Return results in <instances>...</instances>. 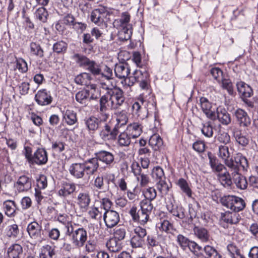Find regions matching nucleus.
<instances>
[{
  "label": "nucleus",
  "instance_id": "nucleus-26",
  "mask_svg": "<svg viewBox=\"0 0 258 258\" xmlns=\"http://www.w3.org/2000/svg\"><path fill=\"white\" fill-rule=\"evenodd\" d=\"M86 175H93L99 167L98 160L96 158H92L83 162Z\"/></svg>",
  "mask_w": 258,
  "mask_h": 258
},
{
  "label": "nucleus",
  "instance_id": "nucleus-14",
  "mask_svg": "<svg viewBox=\"0 0 258 258\" xmlns=\"http://www.w3.org/2000/svg\"><path fill=\"white\" fill-rule=\"evenodd\" d=\"M200 104L203 112L206 116L212 120L216 119L215 110L212 109L211 103L205 97H201L200 99Z\"/></svg>",
  "mask_w": 258,
  "mask_h": 258
},
{
  "label": "nucleus",
  "instance_id": "nucleus-4",
  "mask_svg": "<svg viewBox=\"0 0 258 258\" xmlns=\"http://www.w3.org/2000/svg\"><path fill=\"white\" fill-rule=\"evenodd\" d=\"M107 94L109 96L111 109H118L123 104L125 97L123 91L119 88L111 89L108 91Z\"/></svg>",
  "mask_w": 258,
  "mask_h": 258
},
{
  "label": "nucleus",
  "instance_id": "nucleus-53",
  "mask_svg": "<svg viewBox=\"0 0 258 258\" xmlns=\"http://www.w3.org/2000/svg\"><path fill=\"white\" fill-rule=\"evenodd\" d=\"M159 228L166 233H172L174 231L173 225L169 221L164 220L158 224Z\"/></svg>",
  "mask_w": 258,
  "mask_h": 258
},
{
  "label": "nucleus",
  "instance_id": "nucleus-22",
  "mask_svg": "<svg viewBox=\"0 0 258 258\" xmlns=\"http://www.w3.org/2000/svg\"><path fill=\"white\" fill-rule=\"evenodd\" d=\"M114 73L116 77L124 80L127 78L130 74V68L127 63H119L116 64L114 67Z\"/></svg>",
  "mask_w": 258,
  "mask_h": 258
},
{
  "label": "nucleus",
  "instance_id": "nucleus-40",
  "mask_svg": "<svg viewBox=\"0 0 258 258\" xmlns=\"http://www.w3.org/2000/svg\"><path fill=\"white\" fill-rule=\"evenodd\" d=\"M106 246L111 252H115L121 249V244L118 240L114 238H110L106 243Z\"/></svg>",
  "mask_w": 258,
  "mask_h": 258
},
{
  "label": "nucleus",
  "instance_id": "nucleus-37",
  "mask_svg": "<svg viewBox=\"0 0 258 258\" xmlns=\"http://www.w3.org/2000/svg\"><path fill=\"white\" fill-rule=\"evenodd\" d=\"M30 53L32 55L39 58L44 56V51L39 43L32 42L30 44Z\"/></svg>",
  "mask_w": 258,
  "mask_h": 258
},
{
  "label": "nucleus",
  "instance_id": "nucleus-32",
  "mask_svg": "<svg viewBox=\"0 0 258 258\" xmlns=\"http://www.w3.org/2000/svg\"><path fill=\"white\" fill-rule=\"evenodd\" d=\"M3 208L5 214L9 217H14L16 214V204L12 200H7L3 203Z\"/></svg>",
  "mask_w": 258,
  "mask_h": 258
},
{
  "label": "nucleus",
  "instance_id": "nucleus-6",
  "mask_svg": "<svg viewBox=\"0 0 258 258\" xmlns=\"http://www.w3.org/2000/svg\"><path fill=\"white\" fill-rule=\"evenodd\" d=\"M109 12L107 8L100 7L93 10L90 14V18L92 22L98 26L102 25L105 22Z\"/></svg>",
  "mask_w": 258,
  "mask_h": 258
},
{
  "label": "nucleus",
  "instance_id": "nucleus-7",
  "mask_svg": "<svg viewBox=\"0 0 258 258\" xmlns=\"http://www.w3.org/2000/svg\"><path fill=\"white\" fill-rule=\"evenodd\" d=\"M145 101L142 96H140L132 105V111L140 119L147 117L148 110L145 104Z\"/></svg>",
  "mask_w": 258,
  "mask_h": 258
},
{
  "label": "nucleus",
  "instance_id": "nucleus-51",
  "mask_svg": "<svg viewBox=\"0 0 258 258\" xmlns=\"http://www.w3.org/2000/svg\"><path fill=\"white\" fill-rule=\"evenodd\" d=\"M201 132L206 137H212L213 135V128L211 123L210 121H207L203 123Z\"/></svg>",
  "mask_w": 258,
  "mask_h": 258
},
{
  "label": "nucleus",
  "instance_id": "nucleus-21",
  "mask_svg": "<svg viewBox=\"0 0 258 258\" xmlns=\"http://www.w3.org/2000/svg\"><path fill=\"white\" fill-rule=\"evenodd\" d=\"M23 250L22 246L18 243H14L10 245L6 250L7 258H21Z\"/></svg>",
  "mask_w": 258,
  "mask_h": 258
},
{
  "label": "nucleus",
  "instance_id": "nucleus-57",
  "mask_svg": "<svg viewBox=\"0 0 258 258\" xmlns=\"http://www.w3.org/2000/svg\"><path fill=\"white\" fill-rule=\"evenodd\" d=\"M74 57L76 58L78 63H79L80 66L84 67L86 69L92 61L86 56L78 54H75Z\"/></svg>",
  "mask_w": 258,
  "mask_h": 258
},
{
  "label": "nucleus",
  "instance_id": "nucleus-64",
  "mask_svg": "<svg viewBox=\"0 0 258 258\" xmlns=\"http://www.w3.org/2000/svg\"><path fill=\"white\" fill-rule=\"evenodd\" d=\"M125 234V229L124 227H117L115 229L113 238L120 241L124 238Z\"/></svg>",
  "mask_w": 258,
  "mask_h": 258
},
{
  "label": "nucleus",
  "instance_id": "nucleus-1",
  "mask_svg": "<svg viewBox=\"0 0 258 258\" xmlns=\"http://www.w3.org/2000/svg\"><path fill=\"white\" fill-rule=\"evenodd\" d=\"M218 156L230 171L236 173L238 164L240 165L243 171H247L249 165L247 158L240 153H237L233 158H230L229 147L227 145H221L218 146Z\"/></svg>",
  "mask_w": 258,
  "mask_h": 258
},
{
  "label": "nucleus",
  "instance_id": "nucleus-9",
  "mask_svg": "<svg viewBox=\"0 0 258 258\" xmlns=\"http://www.w3.org/2000/svg\"><path fill=\"white\" fill-rule=\"evenodd\" d=\"M77 204L82 211H87L91 203V196L89 192L84 190L80 192L77 197Z\"/></svg>",
  "mask_w": 258,
  "mask_h": 258
},
{
  "label": "nucleus",
  "instance_id": "nucleus-25",
  "mask_svg": "<svg viewBox=\"0 0 258 258\" xmlns=\"http://www.w3.org/2000/svg\"><path fill=\"white\" fill-rule=\"evenodd\" d=\"M76 189V186L75 183L63 182L58 191V195L60 197L66 198L73 194Z\"/></svg>",
  "mask_w": 258,
  "mask_h": 258
},
{
  "label": "nucleus",
  "instance_id": "nucleus-39",
  "mask_svg": "<svg viewBox=\"0 0 258 258\" xmlns=\"http://www.w3.org/2000/svg\"><path fill=\"white\" fill-rule=\"evenodd\" d=\"M91 77L89 74L87 73H82L76 77L75 82L81 85L90 86Z\"/></svg>",
  "mask_w": 258,
  "mask_h": 258
},
{
  "label": "nucleus",
  "instance_id": "nucleus-42",
  "mask_svg": "<svg viewBox=\"0 0 258 258\" xmlns=\"http://www.w3.org/2000/svg\"><path fill=\"white\" fill-rule=\"evenodd\" d=\"M151 175L153 179L156 182L166 179L163 169L159 166L153 168Z\"/></svg>",
  "mask_w": 258,
  "mask_h": 258
},
{
  "label": "nucleus",
  "instance_id": "nucleus-35",
  "mask_svg": "<svg viewBox=\"0 0 258 258\" xmlns=\"http://www.w3.org/2000/svg\"><path fill=\"white\" fill-rule=\"evenodd\" d=\"M131 135L125 131L120 134L117 138V144L119 147H128L131 143Z\"/></svg>",
  "mask_w": 258,
  "mask_h": 258
},
{
  "label": "nucleus",
  "instance_id": "nucleus-36",
  "mask_svg": "<svg viewBox=\"0 0 258 258\" xmlns=\"http://www.w3.org/2000/svg\"><path fill=\"white\" fill-rule=\"evenodd\" d=\"M195 234L203 242H207L210 239V234L204 228L196 226L194 228Z\"/></svg>",
  "mask_w": 258,
  "mask_h": 258
},
{
  "label": "nucleus",
  "instance_id": "nucleus-29",
  "mask_svg": "<svg viewBox=\"0 0 258 258\" xmlns=\"http://www.w3.org/2000/svg\"><path fill=\"white\" fill-rule=\"evenodd\" d=\"M216 115V118H218L223 125H226L231 122L230 115L225 108H217Z\"/></svg>",
  "mask_w": 258,
  "mask_h": 258
},
{
  "label": "nucleus",
  "instance_id": "nucleus-55",
  "mask_svg": "<svg viewBox=\"0 0 258 258\" xmlns=\"http://www.w3.org/2000/svg\"><path fill=\"white\" fill-rule=\"evenodd\" d=\"M234 200L233 206V208H232V211L237 213L244 209L245 207V203L241 198L238 197H236Z\"/></svg>",
  "mask_w": 258,
  "mask_h": 258
},
{
  "label": "nucleus",
  "instance_id": "nucleus-61",
  "mask_svg": "<svg viewBox=\"0 0 258 258\" xmlns=\"http://www.w3.org/2000/svg\"><path fill=\"white\" fill-rule=\"evenodd\" d=\"M19 234L18 226L16 224L9 225L7 227V234L9 237H17Z\"/></svg>",
  "mask_w": 258,
  "mask_h": 258
},
{
  "label": "nucleus",
  "instance_id": "nucleus-33",
  "mask_svg": "<svg viewBox=\"0 0 258 258\" xmlns=\"http://www.w3.org/2000/svg\"><path fill=\"white\" fill-rule=\"evenodd\" d=\"M208 157L209 159V163L213 171L220 172L224 169H226L225 166L218 162L216 157L213 155L211 152L208 153Z\"/></svg>",
  "mask_w": 258,
  "mask_h": 258
},
{
  "label": "nucleus",
  "instance_id": "nucleus-27",
  "mask_svg": "<svg viewBox=\"0 0 258 258\" xmlns=\"http://www.w3.org/2000/svg\"><path fill=\"white\" fill-rule=\"evenodd\" d=\"M96 155L98 160H100L107 165L110 166L114 162V155L107 151H100L96 154Z\"/></svg>",
  "mask_w": 258,
  "mask_h": 258
},
{
  "label": "nucleus",
  "instance_id": "nucleus-44",
  "mask_svg": "<svg viewBox=\"0 0 258 258\" xmlns=\"http://www.w3.org/2000/svg\"><path fill=\"white\" fill-rule=\"evenodd\" d=\"M177 185L179 186L181 190L185 193L188 197L192 196V191L189 186L187 181L183 178H180L177 182Z\"/></svg>",
  "mask_w": 258,
  "mask_h": 258
},
{
  "label": "nucleus",
  "instance_id": "nucleus-54",
  "mask_svg": "<svg viewBox=\"0 0 258 258\" xmlns=\"http://www.w3.org/2000/svg\"><path fill=\"white\" fill-rule=\"evenodd\" d=\"M204 250L208 258H221V255L213 247L206 245L204 247Z\"/></svg>",
  "mask_w": 258,
  "mask_h": 258
},
{
  "label": "nucleus",
  "instance_id": "nucleus-34",
  "mask_svg": "<svg viewBox=\"0 0 258 258\" xmlns=\"http://www.w3.org/2000/svg\"><path fill=\"white\" fill-rule=\"evenodd\" d=\"M222 219L227 223L237 224L239 221L240 216L236 212H226L222 215Z\"/></svg>",
  "mask_w": 258,
  "mask_h": 258
},
{
  "label": "nucleus",
  "instance_id": "nucleus-20",
  "mask_svg": "<svg viewBox=\"0 0 258 258\" xmlns=\"http://www.w3.org/2000/svg\"><path fill=\"white\" fill-rule=\"evenodd\" d=\"M69 170L70 174L77 179L82 178L86 174L83 162L72 164Z\"/></svg>",
  "mask_w": 258,
  "mask_h": 258
},
{
  "label": "nucleus",
  "instance_id": "nucleus-28",
  "mask_svg": "<svg viewBox=\"0 0 258 258\" xmlns=\"http://www.w3.org/2000/svg\"><path fill=\"white\" fill-rule=\"evenodd\" d=\"M237 89L241 98L250 97L253 94L251 88L245 82L239 81L236 83Z\"/></svg>",
  "mask_w": 258,
  "mask_h": 258
},
{
  "label": "nucleus",
  "instance_id": "nucleus-31",
  "mask_svg": "<svg viewBox=\"0 0 258 258\" xmlns=\"http://www.w3.org/2000/svg\"><path fill=\"white\" fill-rule=\"evenodd\" d=\"M143 126L139 122H135L130 124L126 129V131L131 135L132 138H137L142 134Z\"/></svg>",
  "mask_w": 258,
  "mask_h": 258
},
{
  "label": "nucleus",
  "instance_id": "nucleus-19",
  "mask_svg": "<svg viewBox=\"0 0 258 258\" xmlns=\"http://www.w3.org/2000/svg\"><path fill=\"white\" fill-rule=\"evenodd\" d=\"M27 231L31 238L39 239L41 237L42 226L37 222L33 221L28 225Z\"/></svg>",
  "mask_w": 258,
  "mask_h": 258
},
{
  "label": "nucleus",
  "instance_id": "nucleus-18",
  "mask_svg": "<svg viewBox=\"0 0 258 258\" xmlns=\"http://www.w3.org/2000/svg\"><path fill=\"white\" fill-rule=\"evenodd\" d=\"M240 168H241L240 165L238 164L237 172L236 173H234L233 171L230 172L236 186L240 189L244 190L248 186V182L246 177L239 173Z\"/></svg>",
  "mask_w": 258,
  "mask_h": 258
},
{
  "label": "nucleus",
  "instance_id": "nucleus-47",
  "mask_svg": "<svg viewBox=\"0 0 258 258\" xmlns=\"http://www.w3.org/2000/svg\"><path fill=\"white\" fill-rule=\"evenodd\" d=\"M231 172L229 170L219 175V180L225 186H229L232 184Z\"/></svg>",
  "mask_w": 258,
  "mask_h": 258
},
{
  "label": "nucleus",
  "instance_id": "nucleus-60",
  "mask_svg": "<svg viewBox=\"0 0 258 258\" xmlns=\"http://www.w3.org/2000/svg\"><path fill=\"white\" fill-rule=\"evenodd\" d=\"M89 95V93L87 90H82L76 94V99L78 102L84 104L86 103Z\"/></svg>",
  "mask_w": 258,
  "mask_h": 258
},
{
  "label": "nucleus",
  "instance_id": "nucleus-24",
  "mask_svg": "<svg viewBox=\"0 0 258 258\" xmlns=\"http://www.w3.org/2000/svg\"><path fill=\"white\" fill-rule=\"evenodd\" d=\"M166 207L169 212L178 219H183L185 217V209L181 205H174L171 202Z\"/></svg>",
  "mask_w": 258,
  "mask_h": 258
},
{
  "label": "nucleus",
  "instance_id": "nucleus-45",
  "mask_svg": "<svg viewBox=\"0 0 258 258\" xmlns=\"http://www.w3.org/2000/svg\"><path fill=\"white\" fill-rule=\"evenodd\" d=\"M48 15V13L44 7L39 8L35 13L36 19L43 23L46 22Z\"/></svg>",
  "mask_w": 258,
  "mask_h": 258
},
{
  "label": "nucleus",
  "instance_id": "nucleus-38",
  "mask_svg": "<svg viewBox=\"0 0 258 258\" xmlns=\"http://www.w3.org/2000/svg\"><path fill=\"white\" fill-rule=\"evenodd\" d=\"M149 144L154 150H159L163 145L162 139L159 135L154 134L150 137Z\"/></svg>",
  "mask_w": 258,
  "mask_h": 258
},
{
  "label": "nucleus",
  "instance_id": "nucleus-3",
  "mask_svg": "<svg viewBox=\"0 0 258 258\" xmlns=\"http://www.w3.org/2000/svg\"><path fill=\"white\" fill-rule=\"evenodd\" d=\"M136 82L139 83L140 87L143 90H148L150 86V75L146 71L136 70L132 75L124 80L121 81L123 87L128 88L133 86Z\"/></svg>",
  "mask_w": 258,
  "mask_h": 258
},
{
  "label": "nucleus",
  "instance_id": "nucleus-59",
  "mask_svg": "<svg viewBox=\"0 0 258 258\" xmlns=\"http://www.w3.org/2000/svg\"><path fill=\"white\" fill-rule=\"evenodd\" d=\"M16 68L21 73H26L28 71L26 61L22 58H16Z\"/></svg>",
  "mask_w": 258,
  "mask_h": 258
},
{
  "label": "nucleus",
  "instance_id": "nucleus-11",
  "mask_svg": "<svg viewBox=\"0 0 258 258\" xmlns=\"http://www.w3.org/2000/svg\"><path fill=\"white\" fill-rule=\"evenodd\" d=\"M132 219L135 222H138L141 225H144L147 223L149 219V215L147 213L137 210L136 207H132L129 212Z\"/></svg>",
  "mask_w": 258,
  "mask_h": 258
},
{
  "label": "nucleus",
  "instance_id": "nucleus-23",
  "mask_svg": "<svg viewBox=\"0 0 258 258\" xmlns=\"http://www.w3.org/2000/svg\"><path fill=\"white\" fill-rule=\"evenodd\" d=\"M55 247L49 244L42 245L39 251V258H55Z\"/></svg>",
  "mask_w": 258,
  "mask_h": 258
},
{
  "label": "nucleus",
  "instance_id": "nucleus-30",
  "mask_svg": "<svg viewBox=\"0 0 258 258\" xmlns=\"http://www.w3.org/2000/svg\"><path fill=\"white\" fill-rule=\"evenodd\" d=\"M62 113L63 119L67 124L72 125L77 122V114L72 108H67L62 112Z\"/></svg>",
  "mask_w": 258,
  "mask_h": 258
},
{
  "label": "nucleus",
  "instance_id": "nucleus-12",
  "mask_svg": "<svg viewBox=\"0 0 258 258\" xmlns=\"http://www.w3.org/2000/svg\"><path fill=\"white\" fill-rule=\"evenodd\" d=\"M118 133V125H115L111 130L110 126L106 124L100 132L99 135L103 141H106L114 140Z\"/></svg>",
  "mask_w": 258,
  "mask_h": 258
},
{
  "label": "nucleus",
  "instance_id": "nucleus-43",
  "mask_svg": "<svg viewBox=\"0 0 258 258\" xmlns=\"http://www.w3.org/2000/svg\"><path fill=\"white\" fill-rule=\"evenodd\" d=\"M156 186L162 196L166 195L170 189V186L165 181V179L156 182Z\"/></svg>",
  "mask_w": 258,
  "mask_h": 258
},
{
  "label": "nucleus",
  "instance_id": "nucleus-58",
  "mask_svg": "<svg viewBox=\"0 0 258 258\" xmlns=\"http://www.w3.org/2000/svg\"><path fill=\"white\" fill-rule=\"evenodd\" d=\"M222 87L223 89L227 90L230 95L234 96L233 87L231 81L229 79H223L222 81Z\"/></svg>",
  "mask_w": 258,
  "mask_h": 258
},
{
  "label": "nucleus",
  "instance_id": "nucleus-50",
  "mask_svg": "<svg viewBox=\"0 0 258 258\" xmlns=\"http://www.w3.org/2000/svg\"><path fill=\"white\" fill-rule=\"evenodd\" d=\"M68 44L63 41H59L53 45V51L57 53H64L67 49Z\"/></svg>",
  "mask_w": 258,
  "mask_h": 258
},
{
  "label": "nucleus",
  "instance_id": "nucleus-48",
  "mask_svg": "<svg viewBox=\"0 0 258 258\" xmlns=\"http://www.w3.org/2000/svg\"><path fill=\"white\" fill-rule=\"evenodd\" d=\"M128 117L127 113L123 110L119 112L116 115L117 123L115 125H118V128L127 123Z\"/></svg>",
  "mask_w": 258,
  "mask_h": 258
},
{
  "label": "nucleus",
  "instance_id": "nucleus-8",
  "mask_svg": "<svg viewBox=\"0 0 258 258\" xmlns=\"http://www.w3.org/2000/svg\"><path fill=\"white\" fill-rule=\"evenodd\" d=\"M103 220L106 226L111 228L118 223L120 220L119 214L114 210L106 211L103 214Z\"/></svg>",
  "mask_w": 258,
  "mask_h": 258
},
{
  "label": "nucleus",
  "instance_id": "nucleus-41",
  "mask_svg": "<svg viewBox=\"0 0 258 258\" xmlns=\"http://www.w3.org/2000/svg\"><path fill=\"white\" fill-rule=\"evenodd\" d=\"M100 121L95 117L91 116L85 119L86 126L90 131L96 130L99 125Z\"/></svg>",
  "mask_w": 258,
  "mask_h": 258
},
{
  "label": "nucleus",
  "instance_id": "nucleus-13",
  "mask_svg": "<svg viewBox=\"0 0 258 258\" xmlns=\"http://www.w3.org/2000/svg\"><path fill=\"white\" fill-rule=\"evenodd\" d=\"M234 115L240 127H246L250 125L251 119L247 113L243 109H237L234 111Z\"/></svg>",
  "mask_w": 258,
  "mask_h": 258
},
{
  "label": "nucleus",
  "instance_id": "nucleus-63",
  "mask_svg": "<svg viewBox=\"0 0 258 258\" xmlns=\"http://www.w3.org/2000/svg\"><path fill=\"white\" fill-rule=\"evenodd\" d=\"M144 195L145 197V200H148L151 202L156 197L157 192L154 188L149 187L145 191Z\"/></svg>",
  "mask_w": 258,
  "mask_h": 258
},
{
  "label": "nucleus",
  "instance_id": "nucleus-52",
  "mask_svg": "<svg viewBox=\"0 0 258 258\" xmlns=\"http://www.w3.org/2000/svg\"><path fill=\"white\" fill-rule=\"evenodd\" d=\"M87 210L89 218L94 220H98L101 218V212L99 211L98 208L93 206Z\"/></svg>",
  "mask_w": 258,
  "mask_h": 258
},
{
  "label": "nucleus",
  "instance_id": "nucleus-56",
  "mask_svg": "<svg viewBox=\"0 0 258 258\" xmlns=\"http://www.w3.org/2000/svg\"><path fill=\"white\" fill-rule=\"evenodd\" d=\"M86 70H88L94 75L100 74L101 71L100 66L93 60H92L90 64H89Z\"/></svg>",
  "mask_w": 258,
  "mask_h": 258
},
{
  "label": "nucleus",
  "instance_id": "nucleus-16",
  "mask_svg": "<svg viewBox=\"0 0 258 258\" xmlns=\"http://www.w3.org/2000/svg\"><path fill=\"white\" fill-rule=\"evenodd\" d=\"M35 100L39 105L45 106L52 102V97L46 89H42L39 90L35 94Z\"/></svg>",
  "mask_w": 258,
  "mask_h": 258
},
{
  "label": "nucleus",
  "instance_id": "nucleus-10",
  "mask_svg": "<svg viewBox=\"0 0 258 258\" xmlns=\"http://www.w3.org/2000/svg\"><path fill=\"white\" fill-rule=\"evenodd\" d=\"M48 161V153L46 150L43 148H38L34 152L31 164L37 165H45Z\"/></svg>",
  "mask_w": 258,
  "mask_h": 258
},
{
  "label": "nucleus",
  "instance_id": "nucleus-17",
  "mask_svg": "<svg viewBox=\"0 0 258 258\" xmlns=\"http://www.w3.org/2000/svg\"><path fill=\"white\" fill-rule=\"evenodd\" d=\"M111 109V103L109 98L106 95H103L99 100V112L101 114V120L105 121L109 117L107 111Z\"/></svg>",
  "mask_w": 258,
  "mask_h": 258
},
{
  "label": "nucleus",
  "instance_id": "nucleus-62",
  "mask_svg": "<svg viewBox=\"0 0 258 258\" xmlns=\"http://www.w3.org/2000/svg\"><path fill=\"white\" fill-rule=\"evenodd\" d=\"M131 243L133 247H142L144 244V238L135 235L132 238Z\"/></svg>",
  "mask_w": 258,
  "mask_h": 258
},
{
  "label": "nucleus",
  "instance_id": "nucleus-46",
  "mask_svg": "<svg viewBox=\"0 0 258 258\" xmlns=\"http://www.w3.org/2000/svg\"><path fill=\"white\" fill-rule=\"evenodd\" d=\"M236 197L234 196H224L221 199L220 201L223 206L232 210Z\"/></svg>",
  "mask_w": 258,
  "mask_h": 258
},
{
  "label": "nucleus",
  "instance_id": "nucleus-5",
  "mask_svg": "<svg viewBox=\"0 0 258 258\" xmlns=\"http://www.w3.org/2000/svg\"><path fill=\"white\" fill-rule=\"evenodd\" d=\"M88 238L87 232L83 228H79L75 230L70 237L72 244L76 247L80 248L85 244Z\"/></svg>",
  "mask_w": 258,
  "mask_h": 258
},
{
  "label": "nucleus",
  "instance_id": "nucleus-49",
  "mask_svg": "<svg viewBox=\"0 0 258 258\" xmlns=\"http://www.w3.org/2000/svg\"><path fill=\"white\" fill-rule=\"evenodd\" d=\"M140 210L147 213L149 215L151 214L153 206L151 201L148 200H143L140 202Z\"/></svg>",
  "mask_w": 258,
  "mask_h": 258
},
{
  "label": "nucleus",
  "instance_id": "nucleus-2",
  "mask_svg": "<svg viewBox=\"0 0 258 258\" xmlns=\"http://www.w3.org/2000/svg\"><path fill=\"white\" fill-rule=\"evenodd\" d=\"M131 15L127 12H122L119 18L115 19L113 23L114 27L119 30L118 36L122 40H127L132 35L131 25L130 23Z\"/></svg>",
  "mask_w": 258,
  "mask_h": 258
},
{
  "label": "nucleus",
  "instance_id": "nucleus-15",
  "mask_svg": "<svg viewBox=\"0 0 258 258\" xmlns=\"http://www.w3.org/2000/svg\"><path fill=\"white\" fill-rule=\"evenodd\" d=\"M15 187L19 192L27 191L31 188V178L26 176H20L15 183Z\"/></svg>",
  "mask_w": 258,
  "mask_h": 258
}]
</instances>
